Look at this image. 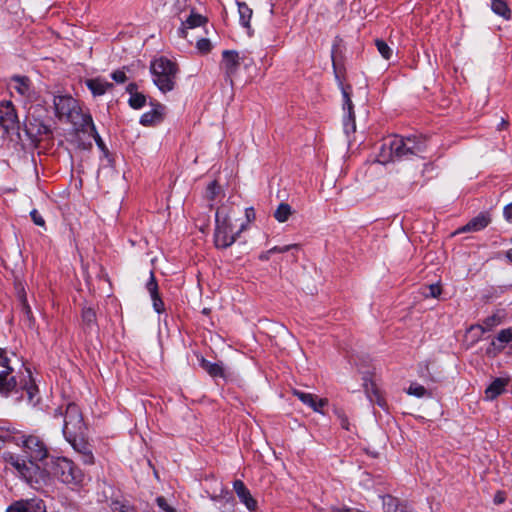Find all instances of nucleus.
I'll use <instances>...</instances> for the list:
<instances>
[{
	"instance_id": "nucleus-18",
	"label": "nucleus",
	"mask_w": 512,
	"mask_h": 512,
	"mask_svg": "<svg viewBox=\"0 0 512 512\" xmlns=\"http://www.w3.org/2000/svg\"><path fill=\"white\" fill-rule=\"evenodd\" d=\"M85 83L94 96H102L106 93L107 90L113 87L112 83L101 77L88 79Z\"/></svg>"
},
{
	"instance_id": "nucleus-47",
	"label": "nucleus",
	"mask_w": 512,
	"mask_h": 512,
	"mask_svg": "<svg viewBox=\"0 0 512 512\" xmlns=\"http://www.w3.org/2000/svg\"><path fill=\"white\" fill-rule=\"evenodd\" d=\"M376 398H377L378 405L383 406V401L380 399V397L378 395H376Z\"/></svg>"
},
{
	"instance_id": "nucleus-41",
	"label": "nucleus",
	"mask_w": 512,
	"mask_h": 512,
	"mask_svg": "<svg viewBox=\"0 0 512 512\" xmlns=\"http://www.w3.org/2000/svg\"><path fill=\"white\" fill-rule=\"evenodd\" d=\"M503 215L506 221L512 223V203L504 207Z\"/></svg>"
},
{
	"instance_id": "nucleus-29",
	"label": "nucleus",
	"mask_w": 512,
	"mask_h": 512,
	"mask_svg": "<svg viewBox=\"0 0 512 512\" xmlns=\"http://www.w3.org/2000/svg\"><path fill=\"white\" fill-rule=\"evenodd\" d=\"M375 45L377 47L378 52L384 59L389 60L392 57L393 50L390 48V46H388V44L385 41L377 39L375 41Z\"/></svg>"
},
{
	"instance_id": "nucleus-50",
	"label": "nucleus",
	"mask_w": 512,
	"mask_h": 512,
	"mask_svg": "<svg viewBox=\"0 0 512 512\" xmlns=\"http://www.w3.org/2000/svg\"><path fill=\"white\" fill-rule=\"evenodd\" d=\"M512 255V249L507 253V256H511Z\"/></svg>"
},
{
	"instance_id": "nucleus-49",
	"label": "nucleus",
	"mask_w": 512,
	"mask_h": 512,
	"mask_svg": "<svg viewBox=\"0 0 512 512\" xmlns=\"http://www.w3.org/2000/svg\"><path fill=\"white\" fill-rule=\"evenodd\" d=\"M3 443H4V441H3V439L0 437V449H1V448H2V446H3Z\"/></svg>"
},
{
	"instance_id": "nucleus-14",
	"label": "nucleus",
	"mask_w": 512,
	"mask_h": 512,
	"mask_svg": "<svg viewBox=\"0 0 512 512\" xmlns=\"http://www.w3.org/2000/svg\"><path fill=\"white\" fill-rule=\"evenodd\" d=\"M17 122L15 108L10 101H4L0 104V126L5 130L12 128Z\"/></svg>"
},
{
	"instance_id": "nucleus-24",
	"label": "nucleus",
	"mask_w": 512,
	"mask_h": 512,
	"mask_svg": "<svg viewBox=\"0 0 512 512\" xmlns=\"http://www.w3.org/2000/svg\"><path fill=\"white\" fill-rule=\"evenodd\" d=\"M491 9L496 15L501 16L506 20L511 17V10L504 0H492Z\"/></svg>"
},
{
	"instance_id": "nucleus-48",
	"label": "nucleus",
	"mask_w": 512,
	"mask_h": 512,
	"mask_svg": "<svg viewBox=\"0 0 512 512\" xmlns=\"http://www.w3.org/2000/svg\"><path fill=\"white\" fill-rule=\"evenodd\" d=\"M506 125H507V122L504 119H502V121L500 123V127H504Z\"/></svg>"
},
{
	"instance_id": "nucleus-33",
	"label": "nucleus",
	"mask_w": 512,
	"mask_h": 512,
	"mask_svg": "<svg viewBox=\"0 0 512 512\" xmlns=\"http://www.w3.org/2000/svg\"><path fill=\"white\" fill-rule=\"evenodd\" d=\"M111 509L112 512H137L134 507L119 501L113 502Z\"/></svg>"
},
{
	"instance_id": "nucleus-2",
	"label": "nucleus",
	"mask_w": 512,
	"mask_h": 512,
	"mask_svg": "<svg viewBox=\"0 0 512 512\" xmlns=\"http://www.w3.org/2000/svg\"><path fill=\"white\" fill-rule=\"evenodd\" d=\"M425 147V140L422 137L395 136L386 140L382 144L378 155V161L380 163H387L395 159L408 158L422 153L425 150Z\"/></svg>"
},
{
	"instance_id": "nucleus-28",
	"label": "nucleus",
	"mask_w": 512,
	"mask_h": 512,
	"mask_svg": "<svg viewBox=\"0 0 512 512\" xmlns=\"http://www.w3.org/2000/svg\"><path fill=\"white\" fill-rule=\"evenodd\" d=\"M502 322L501 316L494 314L488 318H486L483 322V325L479 326V329L482 330V332L489 331L493 327L499 325Z\"/></svg>"
},
{
	"instance_id": "nucleus-51",
	"label": "nucleus",
	"mask_w": 512,
	"mask_h": 512,
	"mask_svg": "<svg viewBox=\"0 0 512 512\" xmlns=\"http://www.w3.org/2000/svg\"><path fill=\"white\" fill-rule=\"evenodd\" d=\"M512 262V258H508Z\"/></svg>"
},
{
	"instance_id": "nucleus-5",
	"label": "nucleus",
	"mask_w": 512,
	"mask_h": 512,
	"mask_svg": "<svg viewBox=\"0 0 512 512\" xmlns=\"http://www.w3.org/2000/svg\"><path fill=\"white\" fill-rule=\"evenodd\" d=\"M55 417H63V435L72 446L77 447V436L83 435L85 428L82 412L78 405L69 403L64 413L61 408L57 409Z\"/></svg>"
},
{
	"instance_id": "nucleus-19",
	"label": "nucleus",
	"mask_w": 512,
	"mask_h": 512,
	"mask_svg": "<svg viewBox=\"0 0 512 512\" xmlns=\"http://www.w3.org/2000/svg\"><path fill=\"white\" fill-rule=\"evenodd\" d=\"M506 381L501 378L495 379L485 390V397L488 400L495 399L505 388Z\"/></svg>"
},
{
	"instance_id": "nucleus-26",
	"label": "nucleus",
	"mask_w": 512,
	"mask_h": 512,
	"mask_svg": "<svg viewBox=\"0 0 512 512\" xmlns=\"http://www.w3.org/2000/svg\"><path fill=\"white\" fill-rule=\"evenodd\" d=\"M238 12L241 25L245 28H249L252 9L246 3H238Z\"/></svg>"
},
{
	"instance_id": "nucleus-31",
	"label": "nucleus",
	"mask_w": 512,
	"mask_h": 512,
	"mask_svg": "<svg viewBox=\"0 0 512 512\" xmlns=\"http://www.w3.org/2000/svg\"><path fill=\"white\" fill-rule=\"evenodd\" d=\"M442 292L441 286L438 283L430 284L425 288V290L422 292L423 296L428 298H437L440 296Z\"/></svg>"
},
{
	"instance_id": "nucleus-17",
	"label": "nucleus",
	"mask_w": 512,
	"mask_h": 512,
	"mask_svg": "<svg viewBox=\"0 0 512 512\" xmlns=\"http://www.w3.org/2000/svg\"><path fill=\"white\" fill-rule=\"evenodd\" d=\"M293 394L305 405L309 406L315 412H321V409L327 405L326 399H317L311 393L302 392L299 390H294Z\"/></svg>"
},
{
	"instance_id": "nucleus-30",
	"label": "nucleus",
	"mask_w": 512,
	"mask_h": 512,
	"mask_svg": "<svg viewBox=\"0 0 512 512\" xmlns=\"http://www.w3.org/2000/svg\"><path fill=\"white\" fill-rule=\"evenodd\" d=\"M407 393L417 398H422L428 394L424 386L415 382L410 384L409 388L407 389Z\"/></svg>"
},
{
	"instance_id": "nucleus-25",
	"label": "nucleus",
	"mask_w": 512,
	"mask_h": 512,
	"mask_svg": "<svg viewBox=\"0 0 512 512\" xmlns=\"http://www.w3.org/2000/svg\"><path fill=\"white\" fill-rule=\"evenodd\" d=\"M134 88V84H130L127 90L130 92L129 105L134 109L142 108L146 103V97L142 93H132V89Z\"/></svg>"
},
{
	"instance_id": "nucleus-20",
	"label": "nucleus",
	"mask_w": 512,
	"mask_h": 512,
	"mask_svg": "<svg viewBox=\"0 0 512 512\" xmlns=\"http://www.w3.org/2000/svg\"><path fill=\"white\" fill-rule=\"evenodd\" d=\"M83 131L89 133L96 141L97 145L99 147L103 146V141L98 134L96 127L94 125V122L92 120V117L90 115H84L83 116V124H82Z\"/></svg>"
},
{
	"instance_id": "nucleus-8",
	"label": "nucleus",
	"mask_w": 512,
	"mask_h": 512,
	"mask_svg": "<svg viewBox=\"0 0 512 512\" xmlns=\"http://www.w3.org/2000/svg\"><path fill=\"white\" fill-rule=\"evenodd\" d=\"M222 55V67L228 78H232L237 73L241 65L247 67L253 63V60L246 53H239L234 50H225Z\"/></svg>"
},
{
	"instance_id": "nucleus-36",
	"label": "nucleus",
	"mask_w": 512,
	"mask_h": 512,
	"mask_svg": "<svg viewBox=\"0 0 512 512\" xmlns=\"http://www.w3.org/2000/svg\"><path fill=\"white\" fill-rule=\"evenodd\" d=\"M156 503L159 506L160 509H162L164 512H175V509L170 506L166 499L162 496L157 497Z\"/></svg>"
},
{
	"instance_id": "nucleus-42",
	"label": "nucleus",
	"mask_w": 512,
	"mask_h": 512,
	"mask_svg": "<svg viewBox=\"0 0 512 512\" xmlns=\"http://www.w3.org/2000/svg\"><path fill=\"white\" fill-rule=\"evenodd\" d=\"M83 446H88V444L84 442V440L82 438V435H78L77 436V447H75V446H72V447L78 453L82 454L83 453Z\"/></svg>"
},
{
	"instance_id": "nucleus-45",
	"label": "nucleus",
	"mask_w": 512,
	"mask_h": 512,
	"mask_svg": "<svg viewBox=\"0 0 512 512\" xmlns=\"http://www.w3.org/2000/svg\"><path fill=\"white\" fill-rule=\"evenodd\" d=\"M338 417L340 419V424L341 426L344 428V429H349V422H348V419L345 415L341 414V413H338Z\"/></svg>"
},
{
	"instance_id": "nucleus-10",
	"label": "nucleus",
	"mask_w": 512,
	"mask_h": 512,
	"mask_svg": "<svg viewBox=\"0 0 512 512\" xmlns=\"http://www.w3.org/2000/svg\"><path fill=\"white\" fill-rule=\"evenodd\" d=\"M340 88L343 96V110L345 112L343 117L344 131L347 135L354 133L356 130L355 114L353 110V103L350 97L351 87L344 86L340 82Z\"/></svg>"
},
{
	"instance_id": "nucleus-46",
	"label": "nucleus",
	"mask_w": 512,
	"mask_h": 512,
	"mask_svg": "<svg viewBox=\"0 0 512 512\" xmlns=\"http://www.w3.org/2000/svg\"><path fill=\"white\" fill-rule=\"evenodd\" d=\"M245 216H246L247 222L252 221L255 218V213H254L253 208H246L245 209Z\"/></svg>"
},
{
	"instance_id": "nucleus-15",
	"label": "nucleus",
	"mask_w": 512,
	"mask_h": 512,
	"mask_svg": "<svg viewBox=\"0 0 512 512\" xmlns=\"http://www.w3.org/2000/svg\"><path fill=\"white\" fill-rule=\"evenodd\" d=\"M491 222V218L487 213H480L472 218L466 225L459 228L455 234L466 232H478L486 228Z\"/></svg>"
},
{
	"instance_id": "nucleus-13",
	"label": "nucleus",
	"mask_w": 512,
	"mask_h": 512,
	"mask_svg": "<svg viewBox=\"0 0 512 512\" xmlns=\"http://www.w3.org/2000/svg\"><path fill=\"white\" fill-rule=\"evenodd\" d=\"M10 86L24 99L32 101L34 99V90L31 82L26 76H13Z\"/></svg>"
},
{
	"instance_id": "nucleus-44",
	"label": "nucleus",
	"mask_w": 512,
	"mask_h": 512,
	"mask_svg": "<svg viewBox=\"0 0 512 512\" xmlns=\"http://www.w3.org/2000/svg\"><path fill=\"white\" fill-rule=\"evenodd\" d=\"M36 391H37V387L34 385H30V386L26 387V392H27L29 401L33 400Z\"/></svg>"
},
{
	"instance_id": "nucleus-35",
	"label": "nucleus",
	"mask_w": 512,
	"mask_h": 512,
	"mask_svg": "<svg viewBox=\"0 0 512 512\" xmlns=\"http://www.w3.org/2000/svg\"><path fill=\"white\" fill-rule=\"evenodd\" d=\"M81 457L85 464H93L94 462V457L89 446H83V453L81 454Z\"/></svg>"
},
{
	"instance_id": "nucleus-11",
	"label": "nucleus",
	"mask_w": 512,
	"mask_h": 512,
	"mask_svg": "<svg viewBox=\"0 0 512 512\" xmlns=\"http://www.w3.org/2000/svg\"><path fill=\"white\" fill-rule=\"evenodd\" d=\"M6 512H47L45 502L39 498L21 499L11 503Z\"/></svg>"
},
{
	"instance_id": "nucleus-7",
	"label": "nucleus",
	"mask_w": 512,
	"mask_h": 512,
	"mask_svg": "<svg viewBox=\"0 0 512 512\" xmlns=\"http://www.w3.org/2000/svg\"><path fill=\"white\" fill-rule=\"evenodd\" d=\"M49 472L60 482L75 487L82 485L85 479L82 470L66 457L52 459Z\"/></svg>"
},
{
	"instance_id": "nucleus-40",
	"label": "nucleus",
	"mask_w": 512,
	"mask_h": 512,
	"mask_svg": "<svg viewBox=\"0 0 512 512\" xmlns=\"http://www.w3.org/2000/svg\"><path fill=\"white\" fill-rule=\"evenodd\" d=\"M30 215H31L33 222L36 225L41 226V227H43L45 225V221H44L43 217L39 214V212L37 210H32Z\"/></svg>"
},
{
	"instance_id": "nucleus-32",
	"label": "nucleus",
	"mask_w": 512,
	"mask_h": 512,
	"mask_svg": "<svg viewBox=\"0 0 512 512\" xmlns=\"http://www.w3.org/2000/svg\"><path fill=\"white\" fill-rule=\"evenodd\" d=\"M240 501L246 506L249 511H255L257 507L256 500L252 497L249 491L244 496H239Z\"/></svg>"
},
{
	"instance_id": "nucleus-38",
	"label": "nucleus",
	"mask_w": 512,
	"mask_h": 512,
	"mask_svg": "<svg viewBox=\"0 0 512 512\" xmlns=\"http://www.w3.org/2000/svg\"><path fill=\"white\" fill-rule=\"evenodd\" d=\"M233 488H234V490H235V492H236L238 497L239 496H244V494L247 491H249L241 480H236L233 483Z\"/></svg>"
},
{
	"instance_id": "nucleus-37",
	"label": "nucleus",
	"mask_w": 512,
	"mask_h": 512,
	"mask_svg": "<svg viewBox=\"0 0 512 512\" xmlns=\"http://www.w3.org/2000/svg\"><path fill=\"white\" fill-rule=\"evenodd\" d=\"M152 302H153V308L157 313H161L164 310V303L161 300L159 293L151 296Z\"/></svg>"
},
{
	"instance_id": "nucleus-12",
	"label": "nucleus",
	"mask_w": 512,
	"mask_h": 512,
	"mask_svg": "<svg viewBox=\"0 0 512 512\" xmlns=\"http://www.w3.org/2000/svg\"><path fill=\"white\" fill-rule=\"evenodd\" d=\"M53 104L55 114L58 118L66 117L67 119H70L77 109L76 100L69 95L54 96Z\"/></svg>"
},
{
	"instance_id": "nucleus-39",
	"label": "nucleus",
	"mask_w": 512,
	"mask_h": 512,
	"mask_svg": "<svg viewBox=\"0 0 512 512\" xmlns=\"http://www.w3.org/2000/svg\"><path fill=\"white\" fill-rule=\"evenodd\" d=\"M112 79L117 83H124L126 81V74L123 70H116L111 74Z\"/></svg>"
},
{
	"instance_id": "nucleus-1",
	"label": "nucleus",
	"mask_w": 512,
	"mask_h": 512,
	"mask_svg": "<svg viewBox=\"0 0 512 512\" xmlns=\"http://www.w3.org/2000/svg\"><path fill=\"white\" fill-rule=\"evenodd\" d=\"M22 446L24 455L12 452L3 453L2 458L7 468L31 486L45 482L47 475L39 463L48 457L47 446L38 436L34 435L25 437Z\"/></svg>"
},
{
	"instance_id": "nucleus-3",
	"label": "nucleus",
	"mask_w": 512,
	"mask_h": 512,
	"mask_svg": "<svg viewBox=\"0 0 512 512\" xmlns=\"http://www.w3.org/2000/svg\"><path fill=\"white\" fill-rule=\"evenodd\" d=\"M241 213L240 209L220 207L216 212L215 245L219 248L230 246L235 237L244 229V222L236 216Z\"/></svg>"
},
{
	"instance_id": "nucleus-43",
	"label": "nucleus",
	"mask_w": 512,
	"mask_h": 512,
	"mask_svg": "<svg viewBox=\"0 0 512 512\" xmlns=\"http://www.w3.org/2000/svg\"><path fill=\"white\" fill-rule=\"evenodd\" d=\"M217 189H218V186H217L216 182H212L209 184V186L207 188V192L211 199H213L215 197V195L217 193V191H216Z\"/></svg>"
},
{
	"instance_id": "nucleus-27",
	"label": "nucleus",
	"mask_w": 512,
	"mask_h": 512,
	"mask_svg": "<svg viewBox=\"0 0 512 512\" xmlns=\"http://www.w3.org/2000/svg\"><path fill=\"white\" fill-rule=\"evenodd\" d=\"M291 213V206L287 203H281L275 210L274 217L278 222L283 223L288 220Z\"/></svg>"
},
{
	"instance_id": "nucleus-21",
	"label": "nucleus",
	"mask_w": 512,
	"mask_h": 512,
	"mask_svg": "<svg viewBox=\"0 0 512 512\" xmlns=\"http://www.w3.org/2000/svg\"><path fill=\"white\" fill-rule=\"evenodd\" d=\"M269 253L274 254H287L290 253L292 255L295 254H304L305 251L303 250L302 246L299 244H289V245H278L274 246L269 250Z\"/></svg>"
},
{
	"instance_id": "nucleus-9",
	"label": "nucleus",
	"mask_w": 512,
	"mask_h": 512,
	"mask_svg": "<svg viewBox=\"0 0 512 512\" xmlns=\"http://www.w3.org/2000/svg\"><path fill=\"white\" fill-rule=\"evenodd\" d=\"M17 385L7 352L0 349V392L8 393Z\"/></svg>"
},
{
	"instance_id": "nucleus-16",
	"label": "nucleus",
	"mask_w": 512,
	"mask_h": 512,
	"mask_svg": "<svg viewBox=\"0 0 512 512\" xmlns=\"http://www.w3.org/2000/svg\"><path fill=\"white\" fill-rule=\"evenodd\" d=\"M165 109V106L160 103L152 104V109L141 116L140 123L144 126H151L161 122Z\"/></svg>"
},
{
	"instance_id": "nucleus-23",
	"label": "nucleus",
	"mask_w": 512,
	"mask_h": 512,
	"mask_svg": "<svg viewBox=\"0 0 512 512\" xmlns=\"http://www.w3.org/2000/svg\"><path fill=\"white\" fill-rule=\"evenodd\" d=\"M201 367L212 377H224V370L221 364L212 363L204 358L200 361Z\"/></svg>"
},
{
	"instance_id": "nucleus-6",
	"label": "nucleus",
	"mask_w": 512,
	"mask_h": 512,
	"mask_svg": "<svg viewBox=\"0 0 512 512\" xmlns=\"http://www.w3.org/2000/svg\"><path fill=\"white\" fill-rule=\"evenodd\" d=\"M150 71L154 84L161 92L167 93L174 89L177 74L174 62L160 57L151 62Z\"/></svg>"
},
{
	"instance_id": "nucleus-22",
	"label": "nucleus",
	"mask_w": 512,
	"mask_h": 512,
	"mask_svg": "<svg viewBox=\"0 0 512 512\" xmlns=\"http://www.w3.org/2000/svg\"><path fill=\"white\" fill-rule=\"evenodd\" d=\"M81 318L85 330H92L96 327V312L93 308L83 307Z\"/></svg>"
},
{
	"instance_id": "nucleus-4",
	"label": "nucleus",
	"mask_w": 512,
	"mask_h": 512,
	"mask_svg": "<svg viewBox=\"0 0 512 512\" xmlns=\"http://www.w3.org/2000/svg\"><path fill=\"white\" fill-rule=\"evenodd\" d=\"M206 23L207 19L205 17L197 13H191L190 16L182 22L177 31L180 37L187 39L190 43L193 42V39H196V48L202 54H206L212 49L210 40L199 37L200 34L198 33L200 31L206 32Z\"/></svg>"
},
{
	"instance_id": "nucleus-34",
	"label": "nucleus",
	"mask_w": 512,
	"mask_h": 512,
	"mask_svg": "<svg viewBox=\"0 0 512 512\" xmlns=\"http://www.w3.org/2000/svg\"><path fill=\"white\" fill-rule=\"evenodd\" d=\"M146 288H147L150 296H154V295L158 294V284L156 282L154 273L152 271L150 272V278L146 284Z\"/></svg>"
}]
</instances>
